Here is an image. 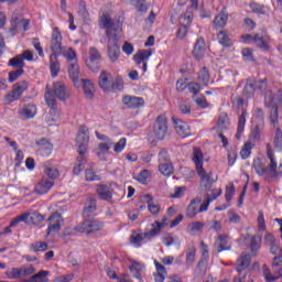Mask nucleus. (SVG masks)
I'll list each match as a JSON object with an SVG mask.
<instances>
[{
  "label": "nucleus",
  "instance_id": "33",
  "mask_svg": "<svg viewBox=\"0 0 282 282\" xmlns=\"http://www.w3.org/2000/svg\"><path fill=\"white\" fill-rule=\"evenodd\" d=\"M141 202H145V204H148V210L151 215L160 214V205L153 202V197L150 194L141 196Z\"/></svg>",
  "mask_w": 282,
  "mask_h": 282
},
{
  "label": "nucleus",
  "instance_id": "62",
  "mask_svg": "<svg viewBox=\"0 0 282 282\" xmlns=\"http://www.w3.org/2000/svg\"><path fill=\"white\" fill-rule=\"evenodd\" d=\"M112 145L115 153H122L127 147V138H121L117 143Z\"/></svg>",
  "mask_w": 282,
  "mask_h": 282
},
{
  "label": "nucleus",
  "instance_id": "30",
  "mask_svg": "<svg viewBox=\"0 0 282 282\" xmlns=\"http://www.w3.org/2000/svg\"><path fill=\"white\" fill-rule=\"evenodd\" d=\"M214 248L216 252H224L226 250H230L231 248L230 240L228 239V237L220 235L217 237L214 243Z\"/></svg>",
  "mask_w": 282,
  "mask_h": 282
},
{
  "label": "nucleus",
  "instance_id": "20",
  "mask_svg": "<svg viewBox=\"0 0 282 282\" xmlns=\"http://www.w3.org/2000/svg\"><path fill=\"white\" fill-rule=\"evenodd\" d=\"M68 76L73 80L75 87L79 89L80 87V66L78 62H73L68 64Z\"/></svg>",
  "mask_w": 282,
  "mask_h": 282
},
{
  "label": "nucleus",
  "instance_id": "1",
  "mask_svg": "<svg viewBox=\"0 0 282 282\" xmlns=\"http://www.w3.org/2000/svg\"><path fill=\"white\" fill-rule=\"evenodd\" d=\"M76 145L78 147L77 162L73 169L74 175H80V171L85 169L86 160L85 154L89 149V129L87 126H80L77 132Z\"/></svg>",
  "mask_w": 282,
  "mask_h": 282
},
{
  "label": "nucleus",
  "instance_id": "22",
  "mask_svg": "<svg viewBox=\"0 0 282 282\" xmlns=\"http://www.w3.org/2000/svg\"><path fill=\"white\" fill-rule=\"evenodd\" d=\"M113 147V141L101 142L98 144L96 155L101 162H107V158L111 154L110 150Z\"/></svg>",
  "mask_w": 282,
  "mask_h": 282
},
{
  "label": "nucleus",
  "instance_id": "23",
  "mask_svg": "<svg viewBox=\"0 0 282 282\" xmlns=\"http://www.w3.org/2000/svg\"><path fill=\"white\" fill-rule=\"evenodd\" d=\"M90 57L89 59L86 62L87 67L91 70V72H98V69H100V53L98 52L97 48L91 47L89 51Z\"/></svg>",
  "mask_w": 282,
  "mask_h": 282
},
{
  "label": "nucleus",
  "instance_id": "17",
  "mask_svg": "<svg viewBox=\"0 0 282 282\" xmlns=\"http://www.w3.org/2000/svg\"><path fill=\"white\" fill-rule=\"evenodd\" d=\"M153 55V52L151 50H139L134 55H133V61L138 67H142L143 72H147L148 69V64L149 59Z\"/></svg>",
  "mask_w": 282,
  "mask_h": 282
},
{
  "label": "nucleus",
  "instance_id": "29",
  "mask_svg": "<svg viewBox=\"0 0 282 282\" xmlns=\"http://www.w3.org/2000/svg\"><path fill=\"white\" fill-rule=\"evenodd\" d=\"M80 87H83L84 95L88 100H94V96H96V86L89 79H82Z\"/></svg>",
  "mask_w": 282,
  "mask_h": 282
},
{
  "label": "nucleus",
  "instance_id": "31",
  "mask_svg": "<svg viewBox=\"0 0 282 282\" xmlns=\"http://www.w3.org/2000/svg\"><path fill=\"white\" fill-rule=\"evenodd\" d=\"M249 248L251 250V257H257L259 250H261V243L263 238L259 235L250 236Z\"/></svg>",
  "mask_w": 282,
  "mask_h": 282
},
{
  "label": "nucleus",
  "instance_id": "63",
  "mask_svg": "<svg viewBox=\"0 0 282 282\" xmlns=\"http://www.w3.org/2000/svg\"><path fill=\"white\" fill-rule=\"evenodd\" d=\"M137 182L140 184H148L149 182V170H143L141 171L137 176H135Z\"/></svg>",
  "mask_w": 282,
  "mask_h": 282
},
{
  "label": "nucleus",
  "instance_id": "49",
  "mask_svg": "<svg viewBox=\"0 0 282 282\" xmlns=\"http://www.w3.org/2000/svg\"><path fill=\"white\" fill-rule=\"evenodd\" d=\"M205 224L202 221H193L187 225V232L189 235H196L197 232H202L204 230Z\"/></svg>",
  "mask_w": 282,
  "mask_h": 282
},
{
  "label": "nucleus",
  "instance_id": "45",
  "mask_svg": "<svg viewBox=\"0 0 282 282\" xmlns=\"http://www.w3.org/2000/svg\"><path fill=\"white\" fill-rule=\"evenodd\" d=\"M253 85L256 87V91H260V94H268L270 90V87L268 86V78L253 80Z\"/></svg>",
  "mask_w": 282,
  "mask_h": 282
},
{
  "label": "nucleus",
  "instance_id": "57",
  "mask_svg": "<svg viewBox=\"0 0 282 282\" xmlns=\"http://www.w3.org/2000/svg\"><path fill=\"white\" fill-rule=\"evenodd\" d=\"M250 10L254 14H265V12H268V8L265 6L259 4L257 2L250 3Z\"/></svg>",
  "mask_w": 282,
  "mask_h": 282
},
{
  "label": "nucleus",
  "instance_id": "6",
  "mask_svg": "<svg viewBox=\"0 0 282 282\" xmlns=\"http://www.w3.org/2000/svg\"><path fill=\"white\" fill-rule=\"evenodd\" d=\"M99 28L100 30L106 31V36L113 41L118 34L116 32L120 31V24H116L111 19L109 13H102L99 18Z\"/></svg>",
  "mask_w": 282,
  "mask_h": 282
},
{
  "label": "nucleus",
  "instance_id": "11",
  "mask_svg": "<svg viewBox=\"0 0 282 282\" xmlns=\"http://www.w3.org/2000/svg\"><path fill=\"white\" fill-rule=\"evenodd\" d=\"M28 87L29 84L25 80L15 84L12 91L8 93L4 96L3 104L10 105L12 102H15V100H19V98L23 96V91L28 90Z\"/></svg>",
  "mask_w": 282,
  "mask_h": 282
},
{
  "label": "nucleus",
  "instance_id": "54",
  "mask_svg": "<svg viewBox=\"0 0 282 282\" xmlns=\"http://www.w3.org/2000/svg\"><path fill=\"white\" fill-rule=\"evenodd\" d=\"M198 80L199 83H202V85H208V83H210V73L208 72V68L203 67L199 72H198Z\"/></svg>",
  "mask_w": 282,
  "mask_h": 282
},
{
  "label": "nucleus",
  "instance_id": "60",
  "mask_svg": "<svg viewBox=\"0 0 282 282\" xmlns=\"http://www.w3.org/2000/svg\"><path fill=\"white\" fill-rule=\"evenodd\" d=\"M154 224L155 227L149 231V237H155L156 235H160L162 228H166V224H163L162 221L156 220Z\"/></svg>",
  "mask_w": 282,
  "mask_h": 282
},
{
  "label": "nucleus",
  "instance_id": "51",
  "mask_svg": "<svg viewBox=\"0 0 282 282\" xmlns=\"http://www.w3.org/2000/svg\"><path fill=\"white\" fill-rule=\"evenodd\" d=\"M9 65L15 69H23V67H25L23 55H17L15 57L11 58L9 61Z\"/></svg>",
  "mask_w": 282,
  "mask_h": 282
},
{
  "label": "nucleus",
  "instance_id": "14",
  "mask_svg": "<svg viewBox=\"0 0 282 282\" xmlns=\"http://www.w3.org/2000/svg\"><path fill=\"white\" fill-rule=\"evenodd\" d=\"M47 221V235H57V232H61V228L63 227L65 220L61 214L55 213L48 217Z\"/></svg>",
  "mask_w": 282,
  "mask_h": 282
},
{
  "label": "nucleus",
  "instance_id": "47",
  "mask_svg": "<svg viewBox=\"0 0 282 282\" xmlns=\"http://www.w3.org/2000/svg\"><path fill=\"white\" fill-rule=\"evenodd\" d=\"M197 254V249L195 246H189L185 251L186 265H193L195 263V257Z\"/></svg>",
  "mask_w": 282,
  "mask_h": 282
},
{
  "label": "nucleus",
  "instance_id": "2",
  "mask_svg": "<svg viewBox=\"0 0 282 282\" xmlns=\"http://www.w3.org/2000/svg\"><path fill=\"white\" fill-rule=\"evenodd\" d=\"M69 96L70 93L65 84L56 82L53 84V87L46 86L44 98L46 100V105L51 109H56V98H58V100L65 101L69 98Z\"/></svg>",
  "mask_w": 282,
  "mask_h": 282
},
{
  "label": "nucleus",
  "instance_id": "5",
  "mask_svg": "<svg viewBox=\"0 0 282 282\" xmlns=\"http://www.w3.org/2000/svg\"><path fill=\"white\" fill-rule=\"evenodd\" d=\"M102 223L99 220L87 219L84 223L77 225L74 229H66L65 235H74V230L75 232H84L85 235H91L94 232L102 230Z\"/></svg>",
  "mask_w": 282,
  "mask_h": 282
},
{
  "label": "nucleus",
  "instance_id": "52",
  "mask_svg": "<svg viewBox=\"0 0 282 282\" xmlns=\"http://www.w3.org/2000/svg\"><path fill=\"white\" fill-rule=\"evenodd\" d=\"M202 257L198 265H204V263H208L210 260V256L208 253V245H205L204 241L200 242Z\"/></svg>",
  "mask_w": 282,
  "mask_h": 282
},
{
  "label": "nucleus",
  "instance_id": "19",
  "mask_svg": "<svg viewBox=\"0 0 282 282\" xmlns=\"http://www.w3.org/2000/svg\"><path fill=\"white\" fill-rule=\"evenodd\" d=\"M120 39L115 36L113 40L108 39V56L111 63H116L120 58V45H118Z\"/></svg>",
  "mask_w": 282,
  "mask_h": 282
},
{
  "label": "nucleus",
  "instance_id": "13",
  "mask_svg": "<svg viewBox=\"0 0 282 282\" xmlns=\"http://www.w3.org/2000/svg\"><path fill=\"white\" fill-rule=\"evenodd\" d=\"M36 272L34 265L30 264L29 267L23 268H12L6 272V276L11 280L23 279V276H32Z\"/></svg>",
  "mask_w": 282,
  "mask_h": 282
},
{
  "label": "nucleus",
  "instance_id": "48",
  "mask_svg": "<svg viewBox=\"0 0 282 282\" xmlns=\"http://www.w3.org/2000/svg\"><path fill=\"white\" fill-rule=\"evenodd\" d=\"M50 275V271L41 270L39 273L33 274L28 282H47L50 281L47 276Z\"/></svg>",
  "mask_w": 282,
  "mask_h": 282
},
{
  "label": "nucleus",
  "instance_id": "53",
  "mask_svg": "<svg viewBox=\"0 0 282 282\" xmlns=\"http://www.w3.org/2000/svg\"><path fill=\"white\" fill-rule=\"evenodd\" d=\"M221 195V188H214L207 194V198L204 200L205 205L210 206L212 202H215L217 197Z\"/></svg>",
  "mask_w": 282,
  "mask_h": 282
},
{
  "label": "nucleus",
  "instance_id": "7",
  "mask_svg": "<svg viewBox=\"0 0 282 282\" xmlns=\"http://www.w3.org/2000/svg\"><path fill=\"white\" fill-rule=\"evenodd\" d=\"M167 132L169 121L166 120V117H164V115H160L153 124V129L150 132V138H154V140H164Z\"/></svg>",
  "mask_w": 282,
  "mask_h": 282
},
{
  "label": "nucleus",
  "instance_id": "36",
  "mask_svg": "<svg viewBox=\"0 0 282 282\" xmlns=\"http://www.w3.org/2000/svg\"><path fill=\"white\" fill-rule=\"evenodd\" d=\"M19 113L22 118L30 120L37 113L36 105L28 104L19 110Z\"/></svg>",
  "mask_w": 282,
  "mask_h": 282
},
{
  "label": "nucleus",
  "instance_id": "12",
  "mask_svg": "<svg viewBox=\"0 0 282 282\" xmlns=\"http://www.w3.org/2000/svg\"><path fill=\"white\" fill-rule=\"evenodd\" d=\"M20 221H24V224H32L33 226H39L45 221V217L36 212L31 214H23L17 219L12 220L10 226H15V224H19Z\"/></svg>",
  "mask_w": 282,
  "mask_h": 282
},
{
  "label": "nucleus",
  "instance_id": "8",
  "mask_svg": "<svg viewBox=\"0 0 282 282\" xmlns=\"http://www.w3.org/2000/svg\"><path fill=\"white\" fill-rule=\"evenodd\" d=\"M208 210V205L202 202V197H196L192 199L186 208L185 215L188 219H195L200 213H206Z\"/></svg>",
  "mask_w": 282,
  "mask_h": 282
},
{
  "label": "nucleus",
  "instance_id": "42",
  "mask_svg": "<svg viewBox=\"0 0 282 282\" xmlns=\"http://www.w3.org/2000/svg\"><path fill=\"white\" fill-rule=\"evenodd\" d=\"M62 56H64V58H66L67 63H78V56L76 54V51H74V48L72 47H64L62 48Z\"/></svg>",
  "mask_w": 282,
  "mask_h": 282
},
{
  "label": "nucleus",
  "instance_id": "32",
  "mask_svg": "<svg viewBox=\"0 0 282 282\" xmlns=\"http://www.w3.org/2000/svg\"><path fill=\"white\" fill-rule=\"evenodd\" d=\"M226 23H228V13L226 10H221L213 21L214 30H221L223 28H226Z\"/></svg>",
  "mask_w": 282,
  "mask_h": 282
},
{
  "label": "nucleus",
  "instance_id": "25",
  "mask_svg": "<svg viewBox=\"0 0 282 282\" xmlns=\"http://www.w3.org/2000/svg\"><path fill=\"white\" fill-rule=\"evenodd\" d=\"M98 83L102 91H106V93L113 91L111 74H109L107 70H102L100 73Z\"/></svg>",
  "mask_w": 282,
  "mask_h": 282
},
{
  "label": "nucleus",
  "instance_id": "10",
  "mask_svg": "<svg viewBox=\"0 0 282 282\" xmlns=\"http://www.w3.org/2000/svg\"><path fill=\"white\" fill-rule=\"evenodd\" d=\"M28 87L29 84L25 80L15 84L12 91L8 93L4 96L3 104L10 105L12 102H15V100H19V98L23 96V91L28 90Z\"/></svg>",
  "mask_w": 282,
  "mask_h": 282
},
{
  "label": "nucleus",
  "instance_id": "18",
  "mask_svg": "<svg viewBox=\"0 0 282 282\" xmlns=\"http://www.w3.org/2000/svg\"><path fill=\"white\" fill-rule=\"evenodd\" d=\"M253 169L259 177H263L265 182H272V176L270 174V161L268 167H265V163L261 162V159H254Z\"/></svg>",
  "mask_w": 282,
  "mask_h": 282
},
{
  "label": "nucleus",
  "instance_id": "46",
  "mask_svg": "<svg viewBox=\"0 0 282 282\" xmlns=\"http://www.w3.org/2000/svg\"><path fill=\"white\" fill-rule=\"evenodd\" d=\"M254 91H257V88L254 86V80L248 79L245 87H243V96L246 98H252L254 96Z\"/></svg>",
  "mask_w": 282,
  "mask_h": 282
},
{
  "label": "nucleus",
  "instance_id": "41",
  "mask_svg": "<svg viewBox=\"0 0 282 282\" xmlns=\"http://www.w3.org/2000/svg\"><path fill=\"white\" fill-rule=\"evenodd\" d=\"M44 175L48 177V181L54 182V180H57L61 173L58 172V169H56V166L46 163L44 169Z\"/></svg>",
  "mask_w": 282,
  "mask_h": 282
},
{
  "label": "nucleus",
  "instance_id": "64",
  "mask_svg": "<svg viewBox=\"0 0 282 282\" xmlns=\"http://www.w3.org/2000/svg\"><path fill=\"white\" fill-rule=\"evenodd\" d=\"M180 111L181 113L188 116L191 113V101H187V100L181 101Z\"/></svg>",
  "mask_w": 282,
  "mask_h": 282
},
{
  "label": "nucleus",
  "instance_id": "35",
  "mask_svg": "<svg viewBox=\"0 0 282 282\" xmlns=\"http://www.w3.org/2000/svg\"><path fill=\"white\" fill-rule=\"evenodd\" d=\"M98 208L97 200L95 197H88L84 206V217H91Z\"/></svg>",
  "mask_w": 282,
  "mask_h": 282
},
{
  "label": "nucleus",
  "instance_id": "39",
  "mask_svg": "<svg viewBox=\"0 0 282 282\" xmlns=\"http://www.w3.org/2000/svg\"><path fill=\"white\" fill-rule=\"evenodd\" d=\"M228 127H230V120L228 119V115L226 112H221L218 117L216 130L218 132L228 131Z\"/></svg>",
  "mask_w": 282,
  "mask_h": 282
},
{
  "label": "nucleus",
  "instance_id": "4",
  "mask_svg": "<svg viewBox=\"0 0 282 282\" xmlns=\"http://www.w3.org/2000/svg\"><path fill=\"white\" fill-rule=\"evenodd\" d=\"M282 105V91L276 93L267 91L264 95V107L270 109V122L275 126L279 124V107Z\"/></svg>",
  "mask_w": 282,
  "mask_h": 282
},
{
  "label": "nucleus",
  "instance_id": "34",
  "mask_svg": "<svg viewBox=\"0 0 282 282\" xmlns=\"http://www.w3.org/2000/svg\"><path fill=\"white\" fill-rule=\"evenodd\" d=\"M97 195L104 202H111V199H113V193L111 192V187H109L108 185H98Z\"/></svg>",
  "mask_w": 282,
  "mask_h": 282
},
{
  "label": "nucleus",
  "instance_id": "26",
  "mask_svg": "<svg viewBox=\"0 0 282 282\" xmlns=\"http://www.w3.org/2000/svg\"><path fill=\"white\" fill-rule=\"evenodd\" d=\"M257 47H260L263 52H270V43H272V39L268 34H256L254 42Z\"/></svg>",
  "mask_w": 282,
  "mask_h": 282
},
{
  "label": "nucleus",
  "instance_id": "28",
  "mask_svg": "<svg viewBox=\"0 0 282 282\" xmlns=\"http://www.w3.org/2000/svg\"><path fill=\"white\" fill-rule=\"evenodd\" d=\"M205 54H206V41L204 40V37H198L194 45L193 56H195L197 61H202Z\"/></svg>",
  "mask_w": 282,
  "mask_h": 282
},
{
  "label": "nucleus",
  "instance_id": "16",
  "mask_svg": "<svg viewBox=\"0 0 282 282\" xmlns=\"http://www.w3.org/2000/svg\"><path fill=\"white\" fill-rule=\"evenodd\" d=\"M263 246L269 249L270 254L276 256L279 254V250H281V245L276 237L272 232H267L263 237Z\"/></svg>",
  "mask_w": 282,
  "mask_h": 282
},
{
  "label": "nucleus",
  "instance_id": "27",
  "mask_svg": "<svg viewBox=\"0 0 282 282\" xmlns=\"http://www.w3.org/2000/svg\"><path fill=\"white\" fill-rule=\"evenodd\" d=\"M54 186V181H48L46 177H43L34 188V192L36 195H46V193H50L52 191V187Z\"/></svg>",
  "mask_w": 282,
  "mask_h": 282
},
{
  "label": "nucleus",
  "instance_id": "15",
  "mask_svg": "<svg viewBox=\"0 0 282 282\" xmlns=\"http://www.w3.org/2000/svg\"><path fill=\"white\" fill-rule=\"evenodd\" d=\"M35 144L36 155H40L41 158H50L52 155V151H54V145L52 144V142H50V140L43 138L37 140Z\"/></svg>",
  "mask_w": 282,
  "mask_h": 282
},
{
  "label": "nucleus",
  "instance_id": "61",
  "mask_svg": "<svg viewBox=\"0 0 282 282\" xmlns=\"http://www.w3.org/2000/svg\"><path fill=\"white\" fill-rule=\"evenodd\" d=\"M273 147L275 149H281L282 148V131L281 128H275V135L273 139Z\"/></svg>",
  "mask_w": 282,
  "mask_h": 282
},
{
  "label": "nucleus",
  "instance_id": "56",
  "mask_svg": "<svg viewBox=\"0 0 282 282\" xmlns=\"http://www.w3.org/2000/svg\"><path fill=\"white\" fill-rule=\"evenodd\" d=\"M159 171L162 175L170 176L173 175V165L170 163H160Z\"/></svg>",
  "mask_w": 282,
  "mask_h": 282
},
{
  "label": "nucleus",
  "instance_id": "24",
  "mask_svg": "<svg viewBox=\"0 0 282 282\" xmlns=\"http://www.w3.org/2000/svg\"><path fill=\"white\" fill-rule=\"evenodd\" d=\"M174 129L181 138H188L191 135V127H188V123L173 117L172 118Z\"/></svg>",
  "mask_w": 282,
  "mask_h": 282
},
{
  "label": "nucleus",
  "instance_id": "21",
  "mask_svg": "<svg viewBox=\"0 0 282 282\" xmlns=\"http://www.w3.org/2000/svg\"><path fill=\"white\" fill-rule=\"evenodd\" d=\"M122 104L124 107H128V109H140V107H144V98L126 95L122 98Z\"/></svg>",
  "mask_w": 282,
  "mask_h": 282
},
{
  "label": "nucleus",
  "instance_id": "44",
  "mask_svg": "<svg viewBox=\"0 0 282 282\" xmlns=\"http://www.w3.org/2000/svg\"><path fill=\"white\" fill-rule=\"evenodd\" d=\"M178 23L182 26L191 28V24L193 23V10L187 9L186 12L180 17Z\"/></svg>",
  "mask_w": 282,
  "mask_h": 282
},
{
  "label": "nucleus",
  "instance_id": "37",
  "mask_svg": "<svg viewBox=\"0 0 282 282\" xmlns=\"http://www.w3.org/2000/svg\"><path fill=\"white\" fill-rule=\"evenodd\" d=\"M154 265L156 273L153 274L155 282H164V279L167 276L166 268L164 264L158 262V260H154Z\"/></svg>",
  "mask_w": 282,
  "mask_h": 282
},
{
  "label": "nucleus",
  "instance_id": "43",
  "mask_svg": "<svg viewBox=\"0 0 282 282\" xmlns=\"http://www.w3.org/2000/svg\"><path fill=\"white\" fill-rule=\"evenodd\" d=\"M248 116V112L243 110L241 115L238 117V128H237V133H236V139L241 140V134L243 133L246 129V118Z\"/></svg>",
  "mask_w": 282,
  "mask_h": 282
},
{
  "label": "nucleus",
  "instance_id": "59",
  "mask_svg": "<svg viewBox=\"0 0 282 282\" xmlns=\"http://www.w3.org/2000/svg\"><path fill=\"white\" fill-rule=\"evenodd\" d=\"M30 250H32L33 252H45V250H47V242L37 241L35 243H32L30 246Z\"/></svg>",
  "mask_w": 282,
  "mask_h": 282
},
{
  "label": "nucleus",
  "instance_id": "58",
  "mask_svg": "<svg viewBox=\"0 0 282 282\" xmlns=\"http://www.w3.org/2000/svg\"><path fill=\"white\" fill-rule=\"evenodd\" d=\"M151 239L152 237L149 236V231L148 232H144V234H138V232H133L132 236H131V243H142V240L143 239Z\"/></svg>",
  "mask_w": 282,
  "mask_h": 282
},
{
  "label": "nucleus",
  "instance_id": "38",
  "mask_svg": "<svg viewBox=\"0 0 282 282\" xmlns=\"http://www.w3.org/2000/svg\"><path fill=\"white\" fill-rule=\"evenodd\" d=\"M59 55H50V69L53 78L58 76V72H61V63L58 62Z\"/></svg>",
  "mask_w": 282,
  "mask_h": 282
},
{
  "label": "nucleus",
  "instance_id": "50",
  "mask_svg": "<svg viewBox=\"0 0 282 282\" xmlns=\"http://www.w3.org/2000/svg\"><path fill=\"white\" fill-rule=\"evenodd\" d=\"M252 149H254V143L252 141H248L245 143L240 151V156L242 160H248L252 153Z\"/></svg>",
  "mask_w": 282,
  "mask_h": 282
},
{
  "label": "nucleus",
  "instance_id": "40",
  "mask_svg": "<svg viewBox=\"0 0 282 282\" xmlns=\"http://www.w3.org/2000/svg\"><path fill=\"white\" fill-rule=\"evenodd\" d=\"M130 272L134 276V279H139V281H142V271L144 270V264L138 262V261H132L131 264L129 265Z\"/></svg>",
  "mask_w": 282,
  "mask_h": 282
},
{
  "label": "nucleus",
  "instance_id": "3",
  "mask_svg": "<svg viewBox=\"0 0 282 282\" xmlns=\"http://www.w3.org/2000/svg\"><path fill=\"white\" fill-rule=\"evenodd\" d=\"M192 162L195 165L198 177H200V184L208 188L215 180L212 176L213 173H207L206 170H204V152H202V149H193Z\"/></svg>",
  "mask_w": 282,
  "mask_h": 282
},
{
  "label": "nucleus",
  "instance_id": "55",
  "mask_svg": "<svg viewBox=\"0 0 282 282\" xmlns=\"http://www.w3.org/2000/svg\"><path fill=\"white\" fill-rule=\"evenodd\" d=\"M217 36L218 43H220V45H224L225 47H230V45H232L230 36H228V33L226 31H220Z\"/></svg>",
  "mask_w": 282,
  "mask_h": 282
},
{
  "label": "nucleus",
  "instance_id": "9",
  "mask_svg": "<svg viewBox=\"0 0 282 282\" xmlns=\"http://www.w3.org/2000/svg\"><path fill=\"white\" fill-rule=\"evenodd\" d=\"M63 34L58 26L53 29L51 34L50 50L52 52L51 55L61 56L63 54Z\"/></svg>",
  "mask_w": 282,
  "mask_h": 282
}]
</instances>
